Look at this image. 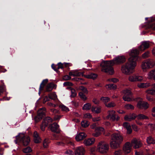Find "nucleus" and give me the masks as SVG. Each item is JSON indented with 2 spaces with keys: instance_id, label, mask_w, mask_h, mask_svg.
I'll use <instances>...</instances> for the list:
<instances>
[{
  "instance_id": "obj_16",
  "label": "nucleus",
  "mask_w": 155,
  "mask_h": 155,
  "mask_svg": "<svg viewBox=\"0 0 155 155\" xmlns=\"http://www.w3.org/2000/svg\"><path fill=\"white\" fill-rule=\"evenodd\" d=\"M142 79L141 77L136 74H132L129 77V80L132 82L140 81Z\"/></svg>"
},
{
  "instance_id": "obj_24",
  "label": "nucleus",
  "mask_w": 155,
  "mask_h": 155,
  "mask_svg": "<svg viewBox=\"0 0 155 155\" xmlns=\"http://www.w3.org/2000/svg\"><path fill=\"white\" fill-rule=\"evenodd\" d=\"M123 125L124 127L126 128L127 129V133L129 134H131L132 132V130L130 125L128 124V123L127 122L124 123Z\"/></svg>"
},
{
  "instance_id": "obj_7",
  "label": "nucleus",
  "mask_w": 155,
  "mask_h": 155,
  "mask_svg": "<svg viewBox=\"0 0 155 155\" xmlns=\"http://www.w3.org/2000/svg\"><path fill=\"white\" fill-rule=\"evenodd\" d=\"M69 76H72L73 77L80 76H82L87 78L92 79H95L97 78V75L95 73H91L89 74L85 75L84 74V72H78L77 71L75 70L73 71H70L69 73Z\"/></svg>"
},
{
  "instance_id": "obj_9",
  "label": "nucleus",
  "mask_w": 155,
  "mask_h": 155,
  "mask_svg": "<svg viewBox=\"0 0 155 155\" xmlns=\"http://www.w3.org/2000/svg\"><path fill=\"white\" fill-rule=\"evenodd\" d=\"M98 151L101 153H107L109 150V146L108 144L104 141H101L99 143L97 146Z\"/></svg>"
},
{
  "instance_id": "obj_27",
  "label": "nucleus",
  "mask_w": 155,
  "mask_h": 155,
  "mask_svg": "<svg viewBox=\"0 0 155 155\" xmlns=\"http://www.w3.org/2000/svg\"><path fill=\"white\" fill-rule=\"evenodd\" d=\"M34 142L36 143H38L41 141V138L36 132H35L34 133Z\"/></svg>"
},
{
  "instance_id": "obj_3",
  "label": "nucleus",
  "mask_w": 155,
  "mask_h": 155,
  "mask_svg": "<svg viewBox=\"0 0 155 155\" xmlns=\"http://www.w3.org/2000/svg\"><path fill=\"white\" fill-rule=\"evenodd\" d=\"M126 61V59L123 56L116 58L112 61H105L102 66V71L110 74H113L114 73V70L112 66V64L117 63L120 64L124 63Z\"/></svg>"
},
{
  "instance_id": "obj_14",
  "label": "nucleus",
  "mask_w": 155,
  "mask_h": 155,
  "mask_svg": "<svg viewBox=\"0 0 155 155\" xmlns=\"http://www.w3.org/2000/svg\"><path fill=\"white\" fill-rule=\"evenodd\" d=\"M153 66L154 64L152 60L150 59L145 60L141 65L142 68L143 70L150 68Z\"/></svg>"
},
{
  "instance_id": "obj_15",
  "label": "nucleus",
  "mask_w": 155,
  "mask_h": 155,
  "mask_svg": "<svg viewBox=\"0 0 155 155\" xmlns=\"http://www.w3.org/2000/svg\"><path fill=\"white\" fill-rule=\"evenodd\" d=\"M57 85L53 83H50L46 85H45L44 87V91L45 92H49L51 91L53 88L56 89Z\"/></svg>"
},
{
  "instance_id": "obj_2",
  "label": "nucleus",
  "mask_w": 155,
  "mask_h": 155,
  "mask_svg": "<svg viewBox=\"0 0 155 155\" xmlns=\"http://www.w3.org/2000/svg\"><path fill=\"white\" fill-rule=\"evenodd\" d=\"M53 121V119L49 117H47L45 118L42 122L40 126L41 130L44 131L46 127L49 125V128L53 132L57 134L54 133L53 134V139L58 140L60 139V137L58 134L60 132V130L59 129V125L56 123H54L51 124Z\"/></svg>"
},
{
  "instance_id": "obj_31",
  "label": "nucleus",
  "mask_w": 155,
  "mask_h": 155,
  "mask_svg": "<svg viewBox=\"0 0 155 155\" xmlns=\"http://www.w3.org/2000/svg\"><path fill=\"white\" fill-rule=\"evenodd\" d=\"M100 100L102 101L104 104H107V103L110 101V98L108 97H102L100 98Z\"/></svg>"
},
{
  "instance_id": "obj_17",
  "label": "nucleus",
  "mask_w": 155,
  "mask_h": 155,
  "mask_svg": "<svg viewBox=\"0 0 155 155\" xmlns=\"http://www.w3.org/2000/svg\"><path fill=\"white\" fill-rule=\"evenodd\" d=\"M74 152L75 155H84L85 150L83 147H79L74 150Z\"/></svg>"
},
{
  "instance_id": "obj_53",
  "label": "nucleus",
  "mask_w": 155,
  "mask_h": 155,
  "mask_svg": "<svg viewBox=\"0 0 155 155\" xmlns=\"http://www.w3.org/2000/svg\"><path fill=\"white\" fill-rule=\"evenodd\" d=\"M61 117L60 115H56L54 117V119L55 120H59Z\"/></svg>"
},
{
  "instance_id": "obj_47",
  "label": "nucleus",
  "mask_w": 155,
  "mask_h": 155,
  "mask_svg": "<svg viewBox=\"0 0 155 155\" xmlns=\"http://www.w3.org/2000/svg\"><path fill=\"white\" fill-rule=\"evenodd\" d=\"M63 78L65 81H67L71 79V77L68 75H65L63 77Z\"/></svg>"
},
{
  "instance_id": "obj_12",
  "label": "nucleus",
  "mask_w": 155,
  "mask_h": 155,
  "mask_svg": "<svg viewBox=\"0 0 155 155\" xmlns=\"http://www.w3.org/2000/svg\"><path fill=\"white\" fill-rule=\"evenodd\" d=\"M108 112V114L107 116L108 119H110L112 121H117L119 120V117L116 115V112L114 110H109Z\"/></svg>"
},
{
  "instance_id": "obj_38",
  "label": "nucleus",
  "mask_w": 155,
  "mask_h": 155,
  "mask_svg": "<svg viewBox=\"0 0 155 155\" xmlns=\"http://www.w3.org/2000/svg\"><path fill=\"white\" fill-rule=\"evenodd\" d=\"M81 125L82 127H86L89 126V124L87 120H83L81 122Z\"/></svg>"
},
{
  "instance_id": "obj_59",
  "label": "nucleus",
  "mask_w": 155,
  "mask_h": 155,
  "mask_svg": "<svg viewBox=\"0 0 155 155\" xmlns=\"http://www.w3.org/2000/svg\"><path fill=\"white\" fill-rule=\"evenodd\" d=\"M153 54L155 56V47L153 48L152 51Z\"/></svg>"
},
{
  "instance_id": "obj_34",
  "label": "nucleus",
  "mask_w": 155,
  "mask_h": 155,
  "mask_svg": "<svg viewBox=\"0 0 155 155\" xmlns=\"http://www.w3.org/2000/svg\"><path fill=\"white\" fill-rule=\"evenodd\" d=\"M154 21V19L152 18L149 21V24H148V25L147 27L148 29H153L155 28V27L153 26L154 24V23H150V22H152Z\"/></svg>"
},
{
  "instance_id": "obj_56",
  "label": "nucleus",
  "mask_w": 155,
  "mask_h": 155,
  "mask_svg": "<svg viewBox=\"0 0 155 155\" xmlns=\"http://www.w3.org/2000/svg\"><path fill=\"white\" fill-rule=\"evenodd\" d=\"M86 117L88 118H90L92 117V115L89 113L85 115Z\"/></svg>"
},
{
  "instance_id": "obj_23",
  "label": "nucleus",
  "mask_w": 155,
  "mask_h": 155,
  "mask_svg": "<svg viewBox=\"0 0 155 155\" xmlns=\"http://www.w3.org/2000/svg\"><path fill=\"white\" fill-rule=\"evenodd\" d=\"M95 141V139L94 138H89L84 141V143L87 146H90L94 143Z\"/></svg>"
},
{
  "instance_id": "obj_39",
  "label": "nucleus",
  "mask_w": 155,
  "mask_h": 155,
  "mask_svg": "<svg viewBox=\"0 0 155 155\" xmlns=\"http://www.w3.org/2000/svg\"><path fill=\"white\" fill-rule=\"evenodd\" d=\"M107 87L109 89H116L117 88L116 86L113 84H110L107 85Z\"/></svg>"
},
{
  "instance_id": "obj_4",
  "label": "nucleus",
  "mask_w": 155,
  "mask_h": 155,
  "mask_svg": "<svg viewBox=\"0 0 155 155\" xmlns=\"http://www.w3.org/2000/svg\"><path fill=\"white\" fill-rule=\"evenodd\" d=\"M131 144L129 142H126L123 147V150L125 153L130 152L131 148V145L134 149H138L143 146V143L141 140L136 138L133 139L131 140Z\"/></svg>"
},
{
  "instance_id": "obj_10",
  "label": "nucleus",
  "mask_w": 155,
  "mask_h": 155,
  "mask_svg": "<svg viewBox=\"0 0 155 155\" xmlns=\"http://www.w3.org/2000/svg\"><path fill=\"white\" fill-rule=\"evenodd\" d=\"M46 109L42 107L39 109L38 112V114L35 118V121L37 123L45 116Z\"/></svg>"
},
{
  "instance_id": "obj_60",
  "label": "nucleus",
  "mask_w": 155,
  "mask_h": 155,
  "mask_svg": "<svg viewBox=\"0 0 155 155\" xmlns=\"http://www.w3.org/2000/svg\"><path fill=\"white\" fill-rule=\"evenodd\" d=\"M95 150V149H91V151L92 152V153H93V152Z\"/></svg>"
},
{
  "instance_id": "obj_33",
  "label": "nucleus",
  "mask_w": 155,
  "mask_h": 155,
  "mask_svg": "<svg viewBox=\"0 0 155 155\" xmlns=\"http://www.w3.org/2000/svg\"><path fill=\"white\" fill-rule=\"evenodd\" d=\"M91 109V104L90 103H87L85 104L82 108L83 110H90Z\"/></svg>"
},
{
  "instance_id": "obj_13",
  "label": "nucleus",
  "mask_w": 155,
  "mask_h": 155,
  "mask_svg": "<svg viewBox=\"0 0 155 155\" xmlns=\"http://www.w3.org/2000/svg\"><path fill=\"white\" fill-rule=\"evenodd\" d=\"M132 92L128 89L124 91V94L123 97V100L126 101H130L132 100Z\"/></svg>"
},
{
  "instance_id": "obj_55",
  "label": "nucleus",
  "mask_w": 155,
  "mask_h": 155,
  "mask_svg": "<svg viewBox=\"0 0 155 155\" xmlns=\"http://www.w3.org/2000/svg\"><path fill=\"white\" fill-rule=\"evenodd\" d=\"M111 81L114 83H116L118 81V80L115 78H112L111 79Z\"/></svg>"
},
{
  "instance_id": "obj_18",
  "label": "nucleus",
  "mask_w": 155,
  "mask_h": 155,
  "mask_svg": "<svg viewBox=\"0 0 155 155\" xmlns=\"http://www.w3.org/2000/svg\"><path fill=\"white\" fill-rule=\"evenodd\" d=\"M137 106L138 108L140 109H146L148 108L149 105L146 102L139 101L137 102Z\"/></svg>"
},
{
  "instance_id": "obj_54",
  "label": "nucleus",
  "mask_w": 155,
  "mask_h": 155,
  "mask_svg": "<svg viewBox=\"0 0 155 155\" xmlns=\"http://www.w3.org/2000/svg\"><path fill=\"white\" fill-rule=\"evenodd\" d=\"M51 111L54 113H58V111L56 109H51Z\"/></svg>"
},
{
  "instance_id": "obj_45",
  "label": "nucleus",
  "mask_w": 155,
  "mask_h": 155,
  "mask_svg": "<svg viewBox=\"0 0 155 155\" xmlns=\"http://www.w3.org/2000/svg\"><path fill=\"white\" fill-rule=\"evenodd\" d=\"M73 85V84L72 83L68 81L64 82L63 84V85L64 86H72Z\"/></svg>"
},
{
  "instance_id": "obj_22",
  "label": "nucleus",
  "mask_w": 155,
  "mask_h": 155,
  "mask_svg": "<svg viewBox=\"0 0 155 155\" xmlns=\"http://www.w3.org/2000/svg\"><path fill=\"white\" fill-rule=\"evenodd\" d=\"M150 45L146 41L143 42L141 45L139 47V49L140 51H143L148 48L149 47Z\"/></svg>"
},
{
  "instance_id": "obj_25",
  "label": "nucleus",
  "mask_w": 155,
  "mask_h": 155,
  "mask_svg": "<svg viewBox=\"0 0 155 155\" xmlns=\"http://www.w3.org/2000/svg\"><path fill=\"white\" fill-rule=\"evenodd\" d=\"M151 85L150 83L145 82L139 83L137 84V86L139 88H147Z\"/></svg>"
},
{
  "instance_id": "obj_61",
  "label": "nucleus",
  "mask_w": 155,
  "mask_h": 155,
  "mask_svg": "<svg viewBox=\"0 0 155 155\" xmlns=\"http://www.w3.org/2000/svg\"><path fill=\"white\" fill-rule=\"evenodd\" d=\"M69 63H65L64 64V66L65 67H67L69 65Z\"/></svg>"
},
{
  "instance_id": "obj_6",
  "label": "nucleus",
  "mask_w": 155,
  "mask_h": 155,
  "mask_svg": "<svg viewBox=\"0 0 155 155\" xmlns=\"http://www.w3.org/2000/svg\"><path fill=\"white\" fill-rule=\"evenodd\" d=\"M16 140H14L16 144H18L20 146L25 147L28 145L30 143V137L27 136L19 135L16 136Z\"/></svg>"
},
{
  "instance_id": "obj_28",
  "label": "nucleus",
  "mask_w": 155,
  "mask_h": 155,
  "mask_svg": "<svg viewBox=\"0 0 155 155\" xmlns=\"http://www.w3.org/2000/svg\"><path fill=\"white\" fill-rule=\"evenodd\" d=\"M146 140L148 144H155V139L151 136L147 137Z\"/></svg>"
},
{
  "instance_id": "obj_52",
  "label": "nucleus",
  "mask_w": 155,
  "mask_h": 155,
  "mask_svg": "<svg viewBox=\"0 0 155 155\" xmlns=\"http://www.w3.org/2000/svg\"><path fill=\"white\" fill-rule=\"evenodd\" d=\"M152 115L155 117V107L153 108L152 109Z\"/></svg>"
},
{
  "instance_id": "obj_48",
  "label": "nucleus",
  "mask_w": 155,
  "mask_h": 155,
  "mask_svg": "<svg viewBox=\"0 0 155 155\" xmlns=\"http://www.w3.org/2000/svg\"><path fill=\"white\" fill-rule=\"evenodd\" d=\"M122 151L121 150H119L116 151L114 153V155H121Z\"/></svg>"
},
{
  "instance_id": "obj_36",
  "label": "nucleus",
  "mask_w": 155,
  "mask_h": 155,
  "mask_svg": "<svg viewBox=\"0 0 155 155\" xmlns=\"http://www.w3.org/2000/svg\"><path fill=\"white\" fill-rule=\"evenodd\" d=\"M78 94L80 98L84 101H85L87 100V98L86 96L84 93L82 92H79Z\"/></svg>"
},
{
  "instance_id": "obj_20",
  "label": "nucleus",
  "mask_w": 155,
  "mask_h": 155,
  "mask_svg": "<svg viewBox=\"0 0 155 155\" xmlns=\"http://www.w3.org/2000/svg\"><path fill=\"white\" fill-rule=\"evenodd\" d=\"M48 79H45L43 80L42 81L41 83L39 88L38 92V94L39 95H40L41 94V91H44V87L45 86V85L48 82Z\"/></svg>"
},
{
  "instance_id": "obj_35",
  "label": "nucleus",
  "mask_w": 155,
  "mask_h": 155,
  "mask_svg": "<svg viewBox=\"0 0 155 155\" xmlns=\"http://www.w3.org/2000/svg\"><path fill=\"white\" fill-rule=\"evenodd\" d=\"M50 142V140L48 139H45L43 142V146L45 148H47L48 146V144Z\"/></svg>"
},
{
  "instance_id": "obj_29",
  "label": "nucleus",
  "mask_w": 155,
  "mask_h": 155,
  "mask_svg": "<svg viewBox=\"0 0 155 155\" xmlns=\"http://www.w3.org/2000/svg\"><path fill=\"white\" fill-rule=\"evenodd\" d=\"M23 152L25 153H26L25 155H31V154L29 153L32 151V150L30 147L28 146L26 147L23 149L22 150Z\"/></svg>"
},
{
  "instance_id": "obj_30",
  "label": "nucleus",
  "mask_w": 155,
  "mask_h": 155,
  "mask_svg": "<svg viewBox=\"0 0 155 155\" xmlns=\"http://www.w3.org/2000/svg\"><path fill=\"white\" fill-rule=\"evenodd\" d=\"M147 93L152 95H155V83L152 85L151 89H149L147 90Z\"/></svg>"
},
{
  "instance_id": "obj_43",
  "label": "nucleus",
  "mask_w": 155,
  "mask_h": 155,
  "mask_svg": "<svg viewBox=\"0 0 155 155\" xmlns=\"http://www.w3.org/2000/svg\"><path fill=\"white\" fill-rule=\"evenodd\" d=\"M60 107L63 110L67 112L69 111L68 108L63 105H60Z\"/></svg>"
},
{
  "instance_id": "obj_19",
  "label": "nucleus",
  "mask_w": 155,
  "mask_h": 155,
  "mask_svg": "<svg viewBox=\"0 0 155 155\" xmlns=\"http://www.w3.org/2000/svg\"><path fill=\"white\" fill-rule=\"evenodd\" d=\"M51 67L52 68L58 73L60 72V71L58 70V69L60 68L63 69L64 68V66L61 62L58 63V66L52 64Z\"/></svg>"
},
{
  "instance_id": "obj_1",
  "label": "nucleus",
  "mask_w": 155,
  "mask_h": 155,
  "mask_svg": "<svg viewBox=\"0 0 155 155\" xmlns=\"http://www.w3.org/2000/svg\"><path fill=\"white\" fill-rule=\"evenodd\" d=\"M139 53V51L137 49L133 50L131 51L130 54V57L129 58L128 61L121 67L123 73L128 75L133 72L136 65V61L138 58Z\"/></svg>"
},
{
  "instance_id": "obj_8",
  "label": "nucleus",
  "mask_w": 155,
  "mask_h": 155,
  "mask_svg": "<svg viewBox=\"0 0 155 155\" xmlns=\"http://www.w3.org/2000/svg\"><path fill=\"white\" fill-rule=\"evenodd\" d=\"M137 117L138 119L140 120H146L148 119V117L142 114H140L137 116L136 114L132 113L128 115H126L124 117V120L126 121H130L135 119Z\"/></svg>"
},
{
  "instance_id": "obj_5",
  "label": "nucleus",
  "mask_w": 155,
  "mask_h": 155,
  "mask_svg": "<svg viewBox=\"0 0 155 155\" xmlns=\"http://www.w3.org/2000/svg\"><path fill=\"white\" fill-rule=\"evenodd\" d=\"M111 137L112 141L110 143V147L114 149L119 147L123 141V137L119 134H114L111 135Z\"/></svg>"
},
{
  "instance_id": "obj_40",
  "label": "nucleus",
  "mask_w": 155,
  "mask_h": 155,
  "mask_svg": "<svg viewBox=\"0 0 155 155\" xmlns=\"http://www.w3.org/2000/svg\"><path fill=\"white\" fill-rule=\"evenodd\" d=\"M80 89L84 93L87 94L88 91L87 89L83 86H81L80 87Z\"/></svg>"
},
{
  "instance_id": "obj_46",
  "label": "nucleus",
  "mask_w": 155,
  "mask_h": 155,
  "mask_svg": "<svg viewBox=\"0 0 155 155\" xmlns=\"http://www.w3.org/2000/svg\"><path fill=\"white\" fill-rule=\"evenodd\" d=\"M92 102L96 105L99 104L100 103L99 101L96 98H94L92 100Z\"/></svg>"
},
{
  "instance_id": "obj_64",
  "label": "nucleus",
  "mask_w": 155,
  "mask_h": 155,
  "mask_svg": "<svg viewBox=\"0 0 155 155\" xmlns=\"http://www.w3.org/2000/svg\"><path fill=\"white\" fill-rule=\"evenodd\" d=\"M147 99L149 101H151L152 100V99L150 97H147Z\"/></svg>"
},
{
  "instance_id": "obj_21",
  "label": "nucleus",
  "mask_w": 155,
  "mask_h": 155,
  "mask_svg": "<svg viewBox=\"0 0 155 155\" xmlns=\"http://www.w3.org/2000/svg\"><path fill=\"white\" fill-rule=\"evenodd\" d=\"M86 136V134L84 132H81L77 135L75 139L77 141H80L85 138Z\"/></svg>"
},
{
  "instance_id": "obj_37",
  "label": "nucleus",
  "mask_w": 155,
  "mask_h": 155,
  "mask_svg": "<svg viewBox=\"0 0 155 155\" xmlns=\"http://www.w3.org/2000/svg\"><path fill=\"white\" fill-rule=\"evenodd\" d=\"M105 106L108 108L113 107L115 106L116 104L114 102H112L105 104Z\"/></svg>"
},
{
  "instance_id": "obj_42",
  "label": "nucleus",
  "mask_w": 155,
  "mask_h": 155,
  "mask_svg": "<svg viewBox=\"0 0 155 155\" xmlns=\"http://www.w3.org/2000/svg\"><path fill=\"white\" fill-rule=\"evenodd\" d=\"M71 96L73 97H74L77 95V93L76 92L75 90L73 88H72L71 89Z\"/></svg>"
},
{
  "instance_id": "obj_26",
  "label": "nucleus",
  "mask_w": 155,
  "mask_h": 155,
  "mask_svg": "<svg viewBox=\"0 0 155 155\" xmlns=\"http://www.w3.org/2000/svg\"><path fill=\"white\" fill-rule=\"evenodd\" d=\"M101 107H96L93 106L91 107V110L93 112L96 114L100 113L101 112Z\"/></svg>"
},
{
  "instance_id": "obj_62",
  "label": "nucleus",
  "mask_w": 155,
  "mask_h": 155,
  "mask_svg": "<svg viewBox=\"0 0 155 155\" xmlns=\"http://www.w3.org/2000/svg\"><path fill=\"white\" fill-rule=\"evenodd\" d=\"M99 120V118L95 119L94 120V121H98Z\"/></svg>"
},
{
  "instance_id": "obj_58",
  "label": "nucleus",
  "mask_w": 155,
  "mask_h": 155,
  "mask_svg": "<svg viewBox=\"0 0 155 155\" xmlns=\"http://www.w3.org/2000/svg\"><path fill=\"white\" fill-rule=\"evenodd\" d=\"M135 155H143V154L140 152H135Z\"/></svg>"
},
{
  "instance_id": "obj_51",
  "label": "nucleus",
  "mask_w": 155,
  "mask_h": 155,
  "mask_svg": "<svg viewBox=\"0 0 155 155\" xmlns=\"http://www.w3.org/2000/svg\"><path fill=\"white\" fill-rule=\"evenodd\" d=\"M72 104L75 107H77L79 106L78 103L74 101H72L71 102Z\"/></svg>"
},
{
  "instance_id": "obj_49",
  "label": "nucleus",
  "mask_w": 155,
  "mask_h": 155,
  "mask_svg": "<svg viewBox=\"0 0 155 155\" xmlns=\"http://www.w3.org/2000/svg\"><path fill=\"white\" fill-rule=\"evenodd\" d=\"M65 153L68 155H74V152L70 150H67L66 151Z\"/></svg>"
},
{
  "instance_id": "obj_41",
  "label": "nucleus",
  "mask_w": 155,
  "mask_h": 155,
  "mask_svg": "<svg viewBox=\"0 0 155 155\" xmlns=\"http://www.w3.org/2000/svg\"><path fill=\"white\" fill-rule=\"evenodd\" d=\"M125 107L127 109L133 110L134 109V107L131 104H126L125 105Z\"/></svg>"
},
{
  "instance_id": "obj_50",
  "label": "nucleus",
  "mask_w": 155,
  "mask_h": 155,
  "mask_svg": "<svg viewBox=\"0 0 155 155\" xmlns=\"http://www.w3.org/2000/svg\"><path fill=\"white\" fill-rule=\"evenodd\" d=\"M5 91V89L2 86H0V95Z\"/></svg>"
},
{
  "instance_id": "obj_57",
  "label": "nucleus",
  "mask_w": 155,
  "mask_h": 155,
  "mask_svg": "<svg viewBox=\"0 0 155 155\" xmlns=\"http://www.w3.org/2000/svg\"><path fill=\"white\" fill-rule=\"evenodd\" d=\"M56 144L58 145H61L62 144L63 145L64 144V143L61 142H58L56 143Z\"/></svg>"
},
{
  "instance_id": "obj_11",
  "label": "nucleus",
  "mask_w": 155,
  "mask_h": 155,
  "mask_svg": "<svg viewBox=\"0 0 155 155\" xmlns=\"http://www.w3.org/2000/svg\"><path fill=\"white\" fill-rule=\"evenodd\" d=\"M91 128L95 130V133H93V135L96 137L99 136L104 130V129L103 127H97L96 123L93 124L91 125Z\"/></svg>"
},
{
  "instance_id": "obj_63",
  "label": "nucleus",
  "mask_w": 155,
  "mask_h": 155,
  "mask_svg": "<svg viewBox=\"0 0 155 155\" xmlns=\"http://www.w3.org/2000/svg\"><path fill=\"white\" fill-rule=\"evenodd\" d=\"M151 125L152 126V127H153V130H155V128L154 127H155V126L153 125L152 124Z\"/></svg>"
},
{
  "instance_id": "obj_32",
  "label": "nucleus",
  "mask_w": 155,
  "mask_h": 155,
  "mask_svg": "<svg viewBox=\"0 0 155 155\" xmlns=\"http://www.w3.org/2000/svg\"><path fill=\"white\" fill-rule=\"evenodd\" d=\"M150 78L155 80V69L151 71L149 74Z\"/></svg>"
},
{
  "instance_id": "obj_44",
  "label": "nucleus",
  "mask_w": 155,
  "mask_h": 155,
  "mask_svg": "<svg viewBox=\"0 0 155 155\" xmlns=\"http://www.w3.org/2000/svg\"><path fill=\"white\" fill-rule=\"evenodd\" d=\"M150 55V53L149 51H147L145 52L142 54V57L144 58H145L148 57Z\"/></svg>"
}]
</instances>
